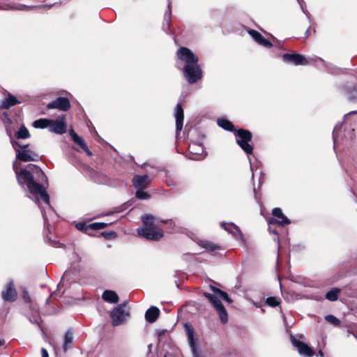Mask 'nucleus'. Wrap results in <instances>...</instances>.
Masks as SVG:
<instances>
[{"instance_id":"1","label":"nucleus","mask_w":357,"mask_h":357,"mask_svg":"<svg viewBox=\"0 0 357 357\" xmlns=\"http://www.w3.org/2000/svg\"><path fill=\"white\" fill-rule=\"evenodd\" d=\"M13 167L15 172L18 183L22 187L26 185L31 194L38 195L44 203L50 207V197L45 190V188L42 184L36 182L33 179V174L31 173V171H33L38 174L41 177V180L47 182V177L43 170L38 166L33 164H29L26 166L28 169H21L19 170L16 161L13 162Z\"/></svg>"},{"instance_id":"2","label":"nucleus","mask_w":357,"mask_h":357,"mask_svg":"<svg viewBox=\"0 0 357 357\" xmlns=\"http://www.w3.org/2000/svg\"><path fill=\"white\" fill-rule=\"evenodd\" d=\"M209 287L211 290L213 291V294L204 292V296L206 297L209 301V302L218 312L221 322L222 324H225L228 321V314L224 305L220 301V298H222L229 304L231 303L233 301L231 298L229 297L227 292L213 285H210Z\"/></svg>"},{"instance_id":"3","label":"nucleus","mask_w":357,"mask_h":357,"mask_svg":"<svg viewBox=\"0 0 357 357\" xmlns=\"http://www.w3.org/2000/svg\"><path fill=\"white\" fill-rule=\"evenodd\" d=\"M13 148L16 152V160L22 162L38 161L39 155L34 151L28 149L29 144H21L19 142L11 139Z\"/></svg>"},{"instance_id":"4","label":"nucleus","mask_w":357,"mask_h":357,"mask_svg":"<svg viewBox=\"0 0 357 357\" xmlns=\"http://www.w3.org/2000/svg\"><path fill=\"white\" fill-rule=\"evenodd\" d=\"M234 134L236 137V142L241 149L248 155L252 154L253 146L250 144L252 139V132L248 130L240 128L234 130Z\"/></svg>"},{"instance_id":"5","label":"nucleus","mask_w":357,"mask_h":357,"mask_svg":"<svg viewBox=\"0 0 357 357\" xmlns=\"http://www.w3.org/2000/svg\"><path fill=\"white\" fill-rule=\"evenodd\" d=\"M183 73L186 80L190 84L198 82L202 77V70L198 63L185 65Z\"/></svg>"},{"instance_id":"6","label":"nucleus","mask_w":357,"mask_h":357,"mask_svg":"<svg viewBox=\"0 0 357 357\" xmlns=\"http://www.w3.org/2000/svg\"><path fill=\"white\" fill-rule=\"evenodd\" d=\"M126 305V302L119 304L116 306L111 312L110 317L112 319L113 326H119L122 324L126 317L130 316L128 310H126L124 307Z\"/></svg>"},{"instance_id":"7","label":"nucleus","mask_w":357,"mask_h":357,"mask_svg":"<svg viewBox=\"0 0 357 357\" xmlns=\"http://www.w3.org/2000/svg\"><path fill=\"white\" fill-rule=\"evenodd\" d=\"M156 228L155 227H142L138 228L137 231L139 236L147 240L158 241L164 236V234L162 230H156Z\"/></svg>"},{"instance_id":"8","label":"nucleus","mask_w":357,"mask_h":357,"mask_svg":"<svg viewBox=\"0 0 357 357\" xmlns=\"http://www.w3.org/2000/svg\"><path fill=\"white\" fill-rule=\"evenodd\" d=\"M178 58L185 63V65H192V63H197L199 61L198 56L195 54L190 49L181 47L177 51Z\"/></svg>"},{"instance_id":"9","label":"nucleus","mask_w":357,"mask_h":357,"mask_svg":"<svg viewBox=\"0 0 357 357\" xmlns=\"http://www.w3.org/2000/svg\"><path fill=\"white\" fill-rule=\"evenodd\" d=\"M1 296L5 302L13 303L17 300V292L13 280H10L6 284L4 289L1 293Z\"/></svg>"},{"instance_id":"10","label":"nucleus","mask_w":357,"mask_h":357,"mask_svg":"<svg viewBox=\"0 0 357 357\" xmlns=\"http://www.w3.org/2000/svg\"><path fill=\"white\" fill-rule=\"evenodd\" d=\"M290 340L292 345L296 347L301 355L305 357H312L315 354L314 350L307 344L297 340L294 335H291Z\"/></svg>"},{"instance_id":"11","label":"nucleus","mask_w":357,"mask_h":357,"mask_svg":"<svg viewBox=\"0 0 357 357\" xmlns=\"http://www.w3.org/2000/svg\"><path fill=\"white\" fill-rule=\"evenodd\" d=\"M185 328L186 331L189 345L192 351L193 357H205L204 355L202 354V352L199 349L198 345L196 344V341L194 337L193 328L188 323L185 324Z\"/></svg>"},{"instance_id":"12","label":"nucleus","mask_w":357,"mask_h":357,"mask_svg":"<svg viewBox=\"0 0 357 357\" xmlns=\"http://www.w3.org/2000/svg\"><path fill=\"white\" fill-rule=\"evenodd\" d=\"M282 60L287 63L295 66H307L309 64L307 59L298 53H286L282 55Z\"/></svg>"},{"instance_id":"13","label":"nucleus","mask_w":357,"mask_h":357,"mask_svg":"<svg viewBox=\"0 0 357 357\" xmlns=\"http://www.w3.org/2000/svg\"><path fill=\"white\" fill-rule=\"evenodd\" d=\"M273 218L269 217V225H278L284 226L291 223L290 220L286 217L280 208H274L272 210Z\"/></svg>"},{"instance_id":"14","label":"nucleus","mask_w":357,"mask_h":357,"mask_svg":"<svg viewBox=\"0 0 357 357\" xmlns=\"http://www.w3.org/2000/svg\"><path fill=\"white\" fill-rule=\"evenodd\" d=\"M48 109H59L61 111L66 112L70 108L69 100L66 97H59L52 102L47 104Z\"/></svg>"},{"instance_id":"15","label":"nucleus","mask_w":357,"mask_h":357,"mask_svg":"<svg viewBox=\"0 0 357 357\" xmlns=\"http://www.w3.org/2000/svg\"><path fill=\"white\" fill-rule=\"evenodd\" d=\"M66 123L63 119L50 120L49 129L52 132L62 135L66 132Z\"/></svg>"},{"instance_id":"16","label":"nucleus","mask_w":357,"mask_h":357,"mask_svg":"<svg viewBox=\"0 0 357 357\" xmlns=\"http://www.w3.org/2000/svg\"><path fill=\"white\" fill-rule=\"evenodd\" d=\"M221 227L228 233L231 234L236 239L243 241V234L239 227L235 224L222 222Z\"/></svg>"},{"instance_id":"17","label":"nucleus","mask_w":357,"mask_h":357,"mask_svg":"<svg viewBox=\"0 0 357 357\" xmlns=\"http://www.w3.org/2000/svg\"><path fill=\"white\" fill-rule=\"evenodd\" d=\"M141 220L144 225V227H157L156 223L162 222L167 223L172 222V220H159L151 214H145L141 217Z\"/></svg>"},{"instance_id":"18","label":"nucleus","mask_w":357,"mask_h":357,"mask_svg":"<svg viewBox=\"0 0 357 357\" xmlns=\"http://www.w3.org/2000/svg\"><path fill=\"white\" fill-rule=\"evenodd\" d=\"M174 116L176 119V131L178 135L182 130L184 118L183 109L179 103L176 106Z\"/></svg>"},{"instance_id":"19","label":"nucleus","mask_w":357,"mask_h":357,"mask_svg":"<svg viewBox=\"0 0 357 357\" xmlns=\"http://www.w3.org/2000/svg\"><path fill=\"white\" fill-rule=\"evenodd\" d=\"M70 134L73 141L75 144L79 145L82 149V150L87 154V155H89V156L92 155V152L89 150V149L88 148L84 140L81 137H79L73 130H70Z\"/></svg>"},{"instance_id":"20","label":"nucleus","mask_w":357,"mask_h":357,"mask_svg":"<svg viewBox=\"0 0 357 357\" xmlns=\"http://www.w3.org/2000/svg\"><path fill=\"white\" fill-rule=\"evenodd\" d=\"M22 298L24 302L29 305V308L31 312L34 313H38L39 307L38 304L35 301H32L28 291L26 289L22 290Z\"/></svg>"},{"instance_id":"21","label":"nucleus","mask_w":357,"mask_h":357,"mask_svg":"<svg viewBox=\"0 0 357 357\" xmlns=\"http://www.w3.org/2000/svg\"><path fill=\"white\" fill-rule=\"evenodd\" d=\"M132 181L135 188L142 189L146 188L149 183V176L146 174L142 176L136 175L133 177Z\"/></svg>"},{"instance_id":"22","label":"nucleus","mask_w":357,"mask_h":357,"mask_svg":"<svg viewBox=\"0 0 357 357\" xmlns=\"http://www.w3.org/2000/svg\"><path fill=\"white\" fill-rule=\"evenodd\" d=\"M160 315V310L157 307L151 306L145 313V319L149 323L155 322Z\"/></svg>"},{"instance_id":"23","label":"nucleus","mask_w":357,"mask_h":357,"mask_svg":"<svg viewBox=\"0 0 357 357\" xmlns=\"http://www.w3.org/2000/svg\"><path fill=\"white\" fill-rule=\"evenodd\" d=\"M102 298L104 301L109 303H117L119 298L117 294L112 290H105L102 295Z\"/></svg>"},{"instance_id":"24","label":"nucleus","mask_w":357,"mask_h":357,"mask_svg":"<svg viewBox=\"0 0 357 357\" xmlns=\"http://www.w3.org/2000/svg\"><path fill=\"white\" fill-rule=\"evenodd\" d=\"M248 32L258 44L266 47H268V39L264 38L259 32L253 29H250Z\"/></svg>"},{"instance_id":"25","label":"nucleus","mask_w":357,"mask_h":357,"mask_svg":"<svg viewBox=\"0 0 357 357\" xmlns=\"http://www.w3.org/2000/svg\"><path fill=\"white\" fill-rule=\"evenodd\" d=\"M18 103H20V102L17 100V98L14 96L9 94L7 98H5L2 100L0 108L9 109L10 107L14 106Z\"/></svg>"},{"instance_id":"26","label":"nucleus","mask_w":357,"mask_h":357,"mask_svg":"<svg viewBox=\"0 0 357 357\" xmlns=\"http://www.w3.org/2000/svg\"><path fill=\"white\" fill-rule=\"evenodd\" d=\"M218 125L225 130L234 132L235 129L233 123L227 119L219 118L217 120Z\"/></svg>"},{"instance_id":"27","label":"nucleus","mask_w":357,"mask_h":357,"mask_svg":"<svg viewBox=\"0 0 357 357\" xmlns=\"http://www.w3.org/2000/svg\"><path fill=\"white\" fill-rule=\"evenodd\" d=\"M189 152L190 154L195 155L191 158L193 160H199L200 158L199 155L204 153L203 146L200 144H192L189 146Z\"/></svg>"},{"instance_id":"28","label":"nucleus","mask_w":357,"mask_h":357,"mask_svg":"<svg viewBox=\"0 0 357 357\" xmlns=\"http://www.w3.org/2000/svg\"><path fill=\"white\" fill-rule=\"evenodd\" d=\"M171 17H172L171 1H170V0H168L167 10L165 12V15H164V22H163V26H162V29L166 32H167V30L169 28Z\"/></svg>"},{"instance_id":"29","label":"nucleus","mask_w":357,"mask_h":357,"mask_svg":"<svg viewBox=\"0 0 357 357\" xmlns=\"http://www.w3.org/2000/svg\"><path fill=\"white\" fill-rule=\"evenodd\" d=\"M73 340V333L71 329H68L65 335L63 344V349L66 352L69 348L71 347V344Z\"/></svg>"},{"instance_id":"30","label":"nucleus","mask_w":357,"mask_h":357,"mask_svg":"<svg viewBox=\"0 0 357 357\" xmlns=\"http://www.w3.org/2000/svg\"><path fill=\"white\" fill-rule=\"evenodd\" d=\"M340 292V289L333 288L326 294L325 298L330 301H336L339 298Z\"/></svg>"},{"instance_id":"31","label":"nucleus","mask_w":357,"mask_h":357,"mask_svg":"<svg viewBox=\"0 0 357 357\" xmlns=\"http://www.w3.org/2000/svg\"><path fill=\"white\" fill-rule=\"evenodd\" d=\"M15 136L17 139H28L30 137V134L28 129L24 126H21L20 130L15 133Z\"/></svg>"},{"instance_id":"32","label":"nucleus","mask_w":357,"mask_h":357,"mask_svg":"<svg viewBox=\"0 0 357 357\" xmlns=\"http://www.w3.org/2000/svg\"><path fill=\"white\" fill-rule=\"evenodd\" d=\"M50 120L46 119H40L36 120L33 123V126L36 128H49Z\"/></svg>"},{"instance_id":"33","label":"nucleus","mask_w":357,"mask_h":357,"mask_svg":"<svg viewBox=\"0 0 357 357\" xmlns=\"http://www.w3.org/2000/svg\"><path fill=\"white\" fill-rule=\"evenodd\" d=\"M199 245L211 252L216 250L219 248V246L208 241H201L199 242Z\"/></svg>"},{"instance_id":"34","label":"nucleus","mask_w":357,"mask_h":357,"mask_svg":"<svg viewBox=\"0 0 357 357\" xmlns=\"http://www.w3.org/2000/svg\"><path fill=\"white\" fill-rule=\"evenodd\" d=\"M325 320L335 326H340L341 324L340 320L332 314H328L326 316Z\"/></svg>"},{"instance_id":"35","label":"nucleus","mask_w":357,"mask_h":357,"mask_svg":"<svg viewBox=\"0 0 357 357\" xmlns=\"http://www.w3.org/2000/svg\"><path fill=\"white\" fill-rule=\"evenodd\" d=\"M109 224L105 222H93L89 224L88 227H89L91 230H100L105 228Z\"/></svg>"},{"instance_id":"36","label":"nucleus","mask_w":357,"mask_h":357,"mask_svg":"<svg viewBox=\"0 0 357 357\" xmlns=\"http://www.w3.org/2000/svg\"><path fill=\"white\" fill-rule=\"evenodd\" d=\"M135 197L138 199H147L150 196L146 192H144L141 189H138L136 192Z\"/></svg>"},{"instance_id":"37","label":"nucleus","mask_w":357,"mask_h":357,"mask_svg":"<svg viewBox=\"0 0 357 357\" xmlns=\"http://www.w3.org/2000/svg\"><path fill=\"white\" fill-rule=\"evenodd\" d=\"M89 225H86L84 222H80L76 224L75 227L76 228L82 231L87 232L89 230H91L89 227H88Z\"/></svg>"},{"instance_id":"38","label":"nucleus","mask_w":357,"mask_h":357,"mask_svg":"<svg viewBox=\"0 0 357 357\" xmlns=\"http://www.w3.org/2000/svg\"><path fill=\"white\" fill-rule=\"evenodd\" d=\"M254 192H255V199H256V201L259 203V206H260V208H261V209H260L261 215H262L265 218V219H266V220H268V219H267L266 215L264 214V211H265V209H264V208L262 207V206H261V201H260V198H259V197L258 196V194H257V190H256V189H255V188L254 189Z\"/></svg>"},{"instance_id":"39","label":"nucleus","mask_w":357,"mask_h":357,"mask_svg":"<svg viewBox=\"0 0 357 357\" xmlns=\"http://www.w3.org/2000/svg\"><path fill=\"white\" fill-rule=\"evenodd\" d=\"M280 303V298L275 296H269V306L276 307Z\"/></svg>"},{"instance_id":"40","label":"nucleus","mask_w":357,"mask_h":357,"mask_svg":"<svg viewBox=\"0 0 357 357\" xmlns=\"http://www.w3.org/2000/svg\"><path fill=\"white\" fill-rule=\"evenodd\" d=\"M102 236H104L106 239H112L116 236V234L115 231H103L101 233Z\"/></svg>"},{"instance_id":"41","label":"nucleus","mask_w":357,"mask_h":357,"mask_svg":"<svg viewBox=\"0 0 357 357\" xmlns=\"http://www.w3.org/2000/svg\"><path fill=\"white\" fill-rule=\"evenodd\" d=\"M254 304L257 306V307H260L261 308V310L263 312H265V308L264 307H266V305H268V298H265L264 297L263 298V300L261 301L260 302V304L258 305V303L257 302H255L253 301Z\"/></svg>"},{"instance_id":"42","label":"nucleus","mask_w":357,"mask_h":357,"mask_svg":"<svg viewBox=\"0 0 357 357\" xmlns=\"http://www.w3.org/2000/svg\"><path fill=\"white\" fill-rule=\"evenodd\" d=\"M29 321L31 323L37 325L38 327L39 328V329L42 331V327L40 325V322H39V320H40V317H33L32 318L31 317L29 318Z\"/></svg>"},{"instance_id":"43","label":"nucleus","mask_w":357,"mask_h":357,"mask_svg":"<svg viewBox=\"0 0 357 357\" xmlns=\"http://www.w3.org/2000/svg\"><path fill=\"white\" fill-rule=\"evenodd\" d=\"M41 356L42 357H49L48 352L45 348L41 349Z\"/></svg>"},{"instance_id":"44","label":"nucleus","mask_w":357,"mask_h":357,"mask_svg":"<svg viewBox=\"0 0 357 357\" xmlns=\"http://www.w3.org/2000/svg\"><path fill=\"white\" fill-rule=\"evenodd\" d=\"M67 276V273H65L64 275H63L62 278H61V282H59V284H58V287H60L61 285L63 286L64 285V282H65V278Z\"/></svg>"},{"instance_id":"45","label":"nucleus","mask_w":357,"mask_h":357,"mask_svg":"<svg viewBox=\"0 0 357 357\" xmlns=\"http://www.w3.org/2000/svg\"><path fill=\"white\" fill-rule=\"evenodd\" d=\"M271 38L273 40V41H274V40H275V37H274L272 34H271V33H269V43H268L269 47H272V46H273V43H272V42L271 41Z\"/></svg>"},{"instance_id":"46","label":"nucleus","mask_w":357,"mask_h":357,"mask_svg":"<svg viewBox=\"0 0 357 357\" xmlns=\"http://www.w3.org/2000/svg\"><path fill=\"white\" fill-rule=\"evenodd\" d=\"M166 332H167V330L163 329V330L159 331L157 333L159 337H161V336L164 335Z\"/></svg>"},{"instance_id":"47","label":"nucleus","mask_w":357,"mask_h":357,"mask_svg":"<svg viewBox=\"0 0 357 357\" xmlns=\"http://www.w3.org/2000/svg\"><path fill=\"white\" fill-rule=\"evenodd\" d=\"M167 184L170 187H176V185L171 180L167 181Z\"/></svg>"},{"instance_id":"48","label":"nucleus","mask_w":357,"mask_h":357,"mask_svg":"<svg viewBox=\"0 0 357 357\" xmlns=\"http://www.w3.org/2000/svg\"><path fill=\"white\" fill-rule=\"evenodd\" d=\"M41 213H42L44 221L47 222V216L45 215V213L43 210H41Z\"/></svg>"},{"instance_id":"49","label":"nucleus","mask_w":357,"mask_h":357,"mask_svg":"<svg viewBox=\"0 0 357 357\" xmlns=\"http://www.w3.org/2000/svg\"><path fill=\"white\" fill-rule=\"evenodd\" d=\"M318 356H320V357H324V352L322 351V350H319V352H318Z\"/></svg>"},{"instance_id":"50","label":"nucleus","mask_w":357,"mask_h":357,"mask_svg":"<svg viewBox=\"0 0 357 357\" xmlns=\"http://www.w3.org/2000/svg\"><path fill=\"white\" fill-rule=\"evenodd\" d=\"M6 342L4 340H0V347H3L5 344Z\"/></svg>"},{"instance_id":"51","label":"nucleus","mask_w":357,"mask_h":357,"mask_svg":"<svg viewBox=\"0 0 357 357\" xmlns=\"http://www.w3.org/2000/svg\"><path fill=\"white\" fill-rule=\"evenodd\" d=\"M357 114V111H352V112H350L348 114Z\"/></svg>"},{"instance_id":"52","label":"nucleus","mask_w":357,"mask_h":357,"mask_svg":"<svg viewBox=\"0 0 357 357\" xmlns=\"http://www.w3.org/2000/svg\"><path fill=\"white\" fill-rule=\"evenodd\" d=\"M268 231H269V233H270V232H273L274 234H276L275 231V230L271 231V227H269Z\"/></svg>"},{"instance_id":"53","label":"nucleus","mask_w":357,"mask_h":357,"mask_svg":"<svg viewBox=\"0 0 357 357\" xmlns=\"http://www.w3.org/2000/svg\"><path fill=\"white\" fill-rule=\"evenodd\" d=\"M275 255H276L277 261H278V257H279V253H278V252H275Z\"/></svg>"},{"instance_id":"54","label":"nucleus","mask_w":357,"mask_h":357,"mask_svg":"<svg viewBox=\"0 0 357 357\" xmlns=\"http://www.w3.org/2000/svg\"><path fill=\"white\" fill-rule=\"evenodd\" d=\"M22 8H26V6L25 5H23L22 6V8H20V9H22Z\"/></svg>"},{"instance_id":"55","label":"nucleus","mask_w":357,"mask_h":357,"mask_svg":"<svg viewBox=\"0 0 357 357\" xmlns=\"http://www.w3.org/2000/svg\"><path fill=\"white\" fill-rule=\"evenodd\" d=\"M151 346H152L151 344H149V349H151Z\"/></svg>"}]
</instances>
